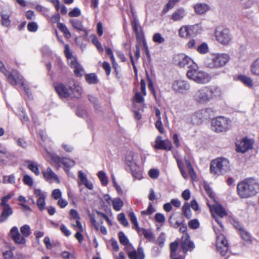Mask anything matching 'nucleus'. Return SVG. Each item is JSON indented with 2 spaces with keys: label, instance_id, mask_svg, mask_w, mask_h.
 <instances>
[{
  "label": "nucleus",
  "instance_id": "1",
  "mask_svg": "<svg viewBox=\"0 0 259 259\" xmlns=\"http://www.w3.org/2000/svg\"><path fill=\"white\" fill-rule=\"evenodd\" d=\"M221 94V90L219 87L204 86L196 91L193 99L197 104L205 105Z\"/></svg>",
  "mask_w": 259,
  "mask_h": 259
},
{
  "label": "nucleus",
  "instance_id": "2",
  "mask_svg": "<svg viewBox=\"0 0 259 259\" xmlns=\"http://www.w3.org/2000/svg\"><path fill=\"white\" fill-rule=\"evenodd\" d=\"M237 192L242 198L251 197L259 192V183L253 178L245 179L238 183Z\"/></svg>",
  "mask_w": 259,
  "mask_h": 259
},
{
  "label": "nucleus",
  "instance_id": "3",
  "mask_svg": "<svg viewBox=\"0 0 259 259\" xmlns=\"http://www.w3.org/2000/svg\"><path fill=\"white\" fill-rule=\"evenodd\" d=\"M230 60V56L226 53L212 54L205 61V65L210 69L221 68L226 65Z\"/></svg>",
  "mask_w": 259,
  "mask_h": 259
},
{
  "label": "nucleus",
  "instance_id": "4",
  "mask_svg": "<svg viewBox=\"0 0 259 259\" xmlns=\"http://www.w3.org/2000/svg\"><path fill=\"white\" fill-rule=\"evenodd\" d=\"M187 76L189 79L198 84L207 83L211 79V77L209 73L199 70L197 65H194V67L188 70Z\"/></svg>",
  "mask_w": 259,
  "mask_h": 259
},
{
  "label": "nucleus",
  "instance_id": "5",
  "mask_svg": "<svg viewBox=\"0 0 259 259\" xmlns=\"http://www.w3.org/2000/svg\"><path fill=\"white\" fill-rule=\"evenodd\" d=\"M136 157L134 152H128L125 158L126 163L134 180H140L143 178V172L141 168L137 163Z\"/></svg>",
  "mask_w": 259,
  "mask_h": 259
},
{
  "label": "nucleus",
  "instance_id": "6",
  "mask_svg": "<svg viewBox=\"0 0 259 259\" xmlns=\"http://www.w3.org/2000/svg\"><path fill=\"white\" fill-rule=\"evenodd\" d=\"M230 163L228 159L218 158L211 161L210 166V173L213 175H220L229 170Z\"/></svg>",
  "mask_w": 259,
  "mask_h": 259
},
{
  "label": "nucleus",
  "instance_id": "7",
  "mask_svg": "<svg viewBox=\"0 0 259 259\" xmlns=\"http://www.w3.org/2000/svg\"><path fill=\"white\" fill-rule=\"evenodd\" d=\"M214 35L217 40L222 45H230L233 40V36L230 29L222 27L215 29Z\"/></svg>",
  "mask_w": 259,
  "mask_h": 259
},
{
  "label": "nucleus",
  "instance_id": "8",
  "mask_svg": "<svg viewBox=\"0 0 259 259\" xmlns=\"http://www.w3.org/2000/svg\"><path fill=\"white\" fill-rule=\"evenodd\" d=\"M214 231L217 235L216 247L218 252L222 256H224L227 253L229 246L228 241L225 238L224 235L222 233L224 229L221 228V230L214 227Z\"/></svg>",
  "mask_w": 259,
  "mask_h": 259
},
{
  "label": "nucleus",
  "instance_id": "9",
  "mask_svg": "<svg viewBox=\"0 0 259 259\" xmlns=\"http://www.w3.org/2000/svg\"><path fill=\"white\" fill-rule=\"evenodd\" d=\"M230 121L224 117H218L211 120V130L216 133H221L228 130L230 126Z\"/></svg>",
  "mask_w": 259,
  "mask_h": 259
},
{
  "label": "nucleus",
  "instance_id": "10",
  "mask_svg": "<svg viewBox=\"0 0 259 259\" xmlns=\"http://www.w3.org/2000/svg\"><path fill=\"white\" fill-rule=\"evenodd\" d=\"M207 204L210 209L212 215H213V218H215L216 222H217L220 225V227L223 229V226L221 222L215 215V214L221 218H223L227 215V213L226 210L222 205H221L215 201L214 204L211 205L208 202H207Z\"/></svg>",
  "mask_w": 259,
  "mask_h": 259
},
{
  "label": "nucleus",
  "instance_id": "11",
  "mask_svg": "<svg viewBox=\"0 0 259 259\" xmlns=\"http://www.w3.org/2000/svg\"><path fill=\"white\" fill-rule=\"evenodd\" d=\"M171 89L176 94L184 95L190 90V84L185 80L178 79L172 82Z\"/></svg>",
  "mask_w": 259,
  "mask_h": 259
},
{
  "label": "nucleus",
  "instance_id": "12",
  "mask_svg": "<svg viewBox=\"0 0 259 259\" xmlns=\"http://www.w3.org/2000/svg\"><path fill=\"white\" fill-rule=\"evenodd\" d=\"M50 157L52 162L59 167L63 165L66 167H71L75 164L74 160L66 158H61L56 154H51Z\"/></svg>",
  "mask_w": 259,
  "mask_h": 259
},
{
  "label": "nucleus",
  "instance_id": "13",
  "mask_svg": "<svg viewBox=\"0 0 259 259\" xmlns=\"http://www.w3.org/2000/svg\"><path fill=\"white\" fill-rule=\"evenodd\" d=\"M198 25H184L179 30V35L182 38H188L198 33Z\"/></svg>",
  "mask_w": 259,
  "mask_h": 259
},
{
  "label": "nucleus",
  "instance_id": "14",
  "mask_svg": "<svg viewBox=\"0 0 259 259\" xmlns=\"http://www.w3.org/2000/svg\"><path fill=\"white\" fill-rule=\"evenodd\" d=\"M175 61L176 63L179 65L180 67H187L189 69H191L192 68L194 67V65H196L192 59L184 54H180L176 56Z\"/></svg>",
  "mask_w": 259,
  "mask_h": 259
},
{
  "label": "nucleus",
  "instance_id": "15",
  "mask_svg": "<svg viewBox=\"0 0 259 259\" xmlns=\"http://www.w3.org/2000/svg\"><path fill=\"white\" fill-rule=\"evenodd\" d=\"M211 112L210 108H205L197 111L191 116V121L194 124H198L202 122L203 119L209 117V113Z\"/></svg>",
  "mask_w": 259,
  "mask_h": 259
},
{
  "label": "nucleus",
  "instance_id": "16",
  "mask_svg": "<svg viewBox=\"0 0 259 259\" xmlns=\"http://www.w3.org/2000/svg\"><path fill=\"white\" fill-rule=\"evenodd\" d=\"M68 85L69 88V91L71 93V96L77 98H79L81 97L82 89L77 81L73 79H70L68 81Z\"/></svg>",
  "mask_w": 259,
  "mask_h": 259
},
{
  "label": "nucleus",
  "instance_id": "17",
  "mask_svg": "<svg viewBox=\"0 0 259 259\" xmlns=\"http://www.w3.org/2000/svg\"><path fill=\"white\" fill-rule=\"evenodd\" d=\"M8 81L12 85L21 84L24 85L23 78L16 70H13L11 72L6 73Z\"/></svg>",
  "mask_w": 259,
  "mask_h": 259
},
{
  "label": "nucleus",
  "instance_id": "18",
  "mask_svg": "<svg viewBox=\"0 0 259 259\" xmlns=\"http://www.w3.org/2000/svg\"><path fill=\"white\" fill-rule=\"evenodd\" d=\"M155 144L154 147L158 149H164L167 151L170 150L171 149V143L168 140H162V137L158 136L155 139Z\"/></svg>",
  "mask_w": 259,
  "mask_h": 259
},
{
  "label": "nucleus",
  "instance_id": "19",
  "mask_svg": "<svg viewBox=\"0 0 259 259\" xmlns=\"http://www.w3.org/2000/svg\"><path fill=\"white\" fill-rule=\"evenodd\" d=\"M10 236L13 239L15 242L19 244H24L26 242L25 238L22 236L19 233L18 228L16 227H13L9 232Z\"/></svg>",
  "mask_w": 259,
  "mask_h": 259
},
{
  "label": "nucleus",
  "instance_id": "20",
  "mask_svg": "<svg viewBox=\"0 0 259 259\" xmlns=\"http://www.w3.org/2000/svg\"><path fill=\"white\" fill-rule=\"evenodd\" d=\"M182 248L184 252L191 251L194 248V243L191 241L187 234L184 233L182 237Z\"/></svg>",
  "mask_w": 259,
  "mask_h": 259
},
{
  "label": "nucleus",
  "instance_id": "21",
  "mask_svg": "<svg viewBox=\"0 0 259 259\" xmlns=\"http://www.w3.org/2000/svg\"><path fill=\"white\" fill-rule=\"evenodd\" d=\"M252 142L247 138H243L239 143L236 144L237 151L244 153L252 148Z\"/></svg>",
  "mask_w": 259,
  "mask_h": 259
},
{
  "label": "nucleus",
  "instance_id": "22",
  "mask_svg": "<svg viewBox=\"0 0 259 259\" xmlns=\"http://www.w3.org/2000/svg\"><path fill=\"white\" fill-rule=\"evenodd\" d=\"M78 177L79 178V181L78 182V185L79 186H80L81 185H84L90 190H92L93 189V185L92 183L88 181L87 175L84 172L79 170L78 172Z\"/></svg>",
  "mask_w": 259,
  "mask_h": 259
},
{
  "label": "nucleus",
  "instance_id": "23",
  "mask_svg": "<svg viewBox=\"0 0 259 259\" xmlns=\"http://www.w3.org/2000/svg\"><path fill=\"white\" fill-rule=\"evenodd\" d=\"M55 88L58 95L61 98H67L71 95L69 89H67L66 87L62 83H56L55 85Z\"/></svg>",
  "mask_w": 259,
  "mask_h": 259
},
{
  "label": "nucleus",
  "instance_id": "24",
  "mask_svg": "<svg viewBox=\"0 0 259 259\" xmlns=\"http://www.w3.org/2000/svg\"><path fill=\"white\" fill-rule=\"evenodd\" d=\"M42 174L44 178L47 181H55L57 183H59V180L57 176L52 170L50 167H48L45 170L42 171Z\"/></svg>",
  "mask_w": 259,
  "mask_h": 259
},
{
  "label": "nucleus",
  "instance_id": "25",
  "mask_svg": "<svg viewBox=\"0 0 259 259\" xmlns=\"http://www.w3.org/2000/svg\"><path fill=\"white\" fill-rule=\"evenodd\" d=\"M234 80L242 82L245 85L252 88L253 86L252 79L250 77L240 74L234 77Z\"/></svg>",
  "mask_w": 259,
  "mask_h": 259
},
{
  "label": "nucleus",
  "instance_id": "26",
  "mask_svg": "<svg viewBox=\"0 0 259 259\" xmlns=\"http://www.w3.org/2000/svg\"><path fill=\"white\" fill-rule=\"evenodd\" d=\"M128 256L130 259H144L145 254L143 248L139 247L137 250H134L129 251Z\"/></svg>",
  "mask_w": 259,
  "mask_h": 259
},
{
  "label": "nucleus",
  "instance_id": "27",
  "mask_svg": "<svg viewBox=\"0 0 259 259\" xmlns=\"http://www.w3.org/2000/svg\"><path fill=\"white\" fill-rule=\"evenodd\" d=\"M71 68L74 69V72L76 76H81L83 75L84 71L82 66L76 61V59L71 61L69 63Z\"/></svg>",
  "mask_w": 259,
  "mask_h": 259
},
{
  "label": "nucleus",
  "instance_id": "28",
  "mask_svg": "<svg viewBox=\"0 0 259 259\" xmlns=\"http://www.w3.org/2000/svg\"><path fill=\"white\" fill-rule=\"evenodd\" d=\"M194 9L197 14L202 15L208 12L210 7L205 3H197L194 6Z\"/></svg>",
  "mask_w": 259,
  "mask_h": 259
},
{
  "label": "nucleus",
  "instance_id": "29",
  "mask_svg": "<svg viewBox=\"0 0 259 259\" xmlns=\"http://www.w3.org/2000/svg\"><path fill=\"white\" fill-rule=\"evenodd\" d=\"M186 15L184 8H180L176 10L171 15V18L174 21H179L183 19Z\"/></svg>",
  "mask_w": 259,
  "mask_h": 259
},
{
  "label": "nucleus",
  "instance_id": "30",
  "mask_svg": "<svg viewBox=\"0 0 259 259\" xmlns=\"http://www.w3.org/2000/svg\"><path fill=\"white\" fill-rule=\"evenodd\" d=\"M13 211L11 207L2 208V211L0 215V223L5 222L13 214Z\"/></svg>",
  "mask_w": 259,
  "mask_h": 259
},
{
  "label": "nucleus",
  "instance_id": "31",
  "mask_svg": "<svg viewBox=\"0 0 259 259\" xmlns=\"http://www.w3.org/2000/svg\"><path fill=\"white\" fill-rule=\"evenodd\" d=\"M70 22L72 25V26L75 29L78 31H83L85 32V34L87 35V31L84 29L83 25H82V23L81 21L73 19L70 20Z\"/></svg>",
  "mask_w": 259,
  "mask_h": 259
},
{
  "label": "nucleus",
  "instance_id": "32",
  "mask_svg": "<svg viewBox=\"0 0 259 259\" xmlns=\"http://www.w3.org/2000/svg\"><path fill=\"white\" fill-rule=\"evenodd\" d=\"M112 205L115 211H119L123 206V202L119 198H115L113 199Z\"/></svg>",
  "mask_w": 259,
  "mask_h": 259
},
{
  "label": "nucleus",
  "instance_id": "33",
  "mask_svg": "<svg viewBox=\"0 0 259 259\" xmlns=\"http://www.w3.org/2000/svg\"><path fill=\"white\" fill-rule=\"evenodd\" d=\"M250 71L253 75L259 76V58L257 59L251 64L250 66Z\"/></svg>",
  "mask_w": 259,
  "mask_h": 259
},
{
  "label": "nucleus",
  "instance_id": "34",
  "mask_svg": "<svg viewBox=\"0 0 259 259\" xmlns=\"http://www.w3.org/2000/svg\"><path fill=\"white\" fill-rule=\"evenodd\" d=\"M179 1V0H169L163 9L162 13L164 14L167 13L170 9H171L175 6Z\"/></svg>",
  "mask_w": 259,
  "mask_h": 259
},
{
  "label": "nucleus",
  "instance_id": "35",
  "mask_svg": "<svg viewBox=\"0 0 259 259\" xmlns=\"http://www.w3.org/2000/svg\"><path fill=\"white\" fill-rule=\"evenodd\" d=\"M182 211L184 215L188 219L192 217L191 210L188 203H185L182 207Z\"/></svg>",
  "mask_w": 259,
  "mask_h": 259
},
{
  "label": "nucleus",
  "instance_id": "36",
  "mask_svg": "<svg viewBox=\"0 0 259 259\" xmlns=\"http://www.w3.org/2000/svg\"><path fill=\"white\" fill-rule=\"evenodd\" d=\"M87 81L90 84H95L98 82L97 75L95 73H90L85 75Z\"/></svg>",
  "mask_w": 259,
  "mask_h": 259
},
{
  "label": "nucleus",
  "instance_id": "37",
  "mask_svg": "<svg viewBox=\"0 0 259 259\" xmlns=\"http://www.w3.org/2000/svg\"><path fill=\"white\" fill-rule=\"evenodd\" d=\"M13 194H9L2 198L0 205L2 207V208L11 207L8 202V201L13 197Z\"/></svg>",
  "mask_w": 259,
  "mask_h": 259
},
{
  "label": "nucleus",
  "instance_id": "38",
  "mask_svg": "<svg viewBox=\"0 0 259 259\" xmlns=\"http://www.w3.org/2000/svg\"><path fill=\"white\" fill-rule=\"evenodd\" d=\"M20 231L22 236L24 237V238L28 237L31 234L30 228L28 225H24L22 226L20 228Z\"/></svg>",
  "mask_w": 259,
  "mask_h": 259
},
{
  "label": "nucleus",
  "instance_id": "39",
  "mask_svg": "<svg viewBox=\"0 0 259 259\" xmlns=\"http://www.w3.org/2000/svg\"><path fill=\"white\" fill-rule=\"evenodd\" d=\"M58 28L61 31L67 38H70L71 34L66 26L63 23H59L57 25Z\"/></svg>",
  "mask_w": 259,
  "mask_h": 259
},
{
  "label": "nucleus",
  "instance_id": "40",
  "mask_svg": "<svg viewBox=\"0 0 259 259\" xmlns=\"http://www.w3.org/2000/svg\"><path fill=\"white\" fill-rule=\"evenodd\" d=\"M29 164L28 165V168L36 176L40 174L38 166L37 164L34 162L29 161Z\"/></svg>",
  "mask_w": 259,
  "mask_h": 259
},
{
  "label": "nucleus",
  "instance_id": "41",
  "mask_svg": "<svg viewBox=\"0 0 259 259\" xmlns=\"http://www.w3.org/2000/svg\"><path fill=\"white\" fill-rule=\"evenodd\" d=\"M64 54L65 56L67 57L69 63H70V61L75 59V58L72 56V53L69 48V46L68 44L65 46Z\"/></svg>",
  "mask_w": 259,
  "mask_h": 259
},
{
  "label": "nucleus",
  "instance_id": "42",
  "mask_svg": "<svg viewBox=\"0 0 259 259\" xmlns=\"http://www.w3.org/2000/svg\"><path fill=\"white\" fill-rule=\"evenodd\" d=\"M152 40L154 42L157 44H162L165 41V38L159 33H155L154 34Z\"/></svg>",
  "mask_w": 259,
  "mask_h": 259
},
{
  "label": "nucleus",
  "instance_id": "43",
  "mask_svg": "<svg viewBox=\"0 0 259 259\" xmlns=\"http://www.w3.org/2000/svg\"><path fill=\"white\" fill-rule=\"evenodd\" d=\"M98 177L101 181L102 185L105 186L108 184V181L106 173L101 170L98 173Z\"/></svg>",
  "mask_w": 259,
  "mask_h": 259
},
{
  "label": "nucleus",
  "instance_id": "44",
  "mask_svg": "<svg viewBox=\"0 0 259 259\" xmlns=\"http://www.w3.org/2000/svg\"><path fill=\"white\" fill-rule=\"evenodd\" d=\"M197 50L200 54H206L208 52V45L207 44L203 42L197 48Z\"/></svg>",
  "mask_w": 259,
  "mask_h": 259
},
{
  "label": "nucleus",
  "instance_id": "45",
  "mask_svg": "<svg viewBox=\"0 0 259 259\" xmlns=\"http://www.w3.org/2000/svg\"><path fill=\"white\" fill-rule=\"evenodd\" d=\"M3 182L4 184H14L15 183V176L13 175L5 176L3 177Z\"/></svg>",
  "mask_w": 259,
  "mask_h": 259
},
{
  "label": "nucleus",
  "instance_id": "46",
  "mask_svg": "<svg viewBox=\"0 0 259 259\" xmlns=\"http://www.w3.org/2000/svg\"><path fill=\"white\" fill-rule=\"evenodd\" d=\"M118 221L124 227H127L128 225V223L123 213H119L117 216Z\"/></svg>",
  "mask_w": 259,
  "mask_h": 259
},
{
  "label": "nucleus",
  "instance_id": "47",
  "mask_svg": "<svg viewBox=\"0 0 259 259\" xmlns=\"http://www.w3.org/2000/svg\"><path fill=\"white\" fill-rule=\"evenodd\" d=\"M178 246V242L177 241L171 243L170 245V256L171 257H175L176 255V252L177 250Z\"/></svg>",
  "mask_w": 259,
  "mask_h": 259
},
{
  "label": "nucleus",
  "instance_id": "48",
  "mask_svg": "<svg viewBox=\"0 0 259 259\" xmlns=\"http://www.w3.org/2000/svg\"><path fill=\"white\" fill-rule=\"evenodd\" d=\"M1 16L2 25L5 27H8L10 24L9 15L2 13Z\"/></svg>",
  "mask_w": 259,
  "mask_h": 259
},
{
  "label": "nucleus",
  "instance_id": "49",
  "mask_svg": "<svg viewBox=\"0 0 259 259\" xmlns=\"http://www.w3.org/2000/svg\"><path fill=\"white\" fill-rule=\"evenodd\" d=\"M118 237L119 239L120 242L124 245H127L128 243V240L127 238L126 237L125 234L122 232H120L118 233Z\"/></svg>",
  "mask_w": 259,
  "mask_h": 259
},
{
  "label": "nucleus",
  "instance_id": "50",
  "mask_svg": "<svg viewBox=\"0 0 259 259\" xmlns=\"http://www.w3.org/2000/svg\"><path fill=\"white\" fill-rule=\"evenodd\" d=\"M154 211L155 209L153 207L152 204L150 203L146 210L141 211V214L142 215H149L152 214Z\"/></svg>",
  "mask_w": 259,
  "mask_h": 259
},
{
  "label": "nucleus",
  "instance_id": "51",
  "mask_svg": "<svg viewBox=\"0 0 259 259\" xmlns=\"http://www.w3.org/2000/svg\"><path fill=\"white\" fill-rule=\"evenodd\" d=\"M238 229L240 230V234L242 238L246 241H250L251 239V237L249 234L244 230L240 229V228Z\"/></svg>",
  "mask_w": 259,
  "mask_h": 259
},
{
  "label": "nucleus",
  "instance_id": "52",
  "mask_svg": "<svg viewBox=\"0 0 259 259\" xmlns=\"http://www.w3.org/2000/svg\"><path fill=\"white\" fill-rule=\"evenodd\" d=\"M128 217L131 222L134 225L135 227H138L139 223L135 213L133 212H131L128 214Z\"/></svg>",
  "mask_w": 259,
  "mask_h": 259
},
{
  "label": "nucleus",
  "instance_id": "53",
  "mask_svg": "<svg viewBox=\"0 0 259 259\" xmlns=\"http://www.w3.org/2000/svg\"><path fill=\"white\" fill-rule=\"evenodd\" d=\"M90 223L91 224V225L92 227H94L95 229L96 230H98L99 229L100 225L99 223L96 221L94 216L93 215H90Z\"/></svg>",
  "mask_w": 259,
  "mask_h": 259
},
{
  "label": "nucleus",
  "instance_id": "54",
  "mask_svg": "<svg viewBox=\"0 0 259 259\" xmlns=\"http://www.w3.org/2000/svg\"><path fill=\"white\" fill-rule=\"evenodd\" d=\"M34 194L36 198H37V199L39 198H46L45 194L39 189H35L34 191Z\"/></svg>",
  "mask_w": 259,
  "mask_h": 259
},
{
  "label": "nucleus",
  "instance_id": "55",
  "mask_svg": "<svg viewBox=\"0 0 259 259\" xmlns=\"http://www.w3.org/2000/svg\"><path fill=\"white\" fill-rule=\"evenodd\" d=\"M62 196V192L59 189H56L54 190L52 193V196L56 200L61 198Z\"/></svg>",
  "mask_w": 259,
  "mask_h": 259
},
{
  "label": "nucleus",
  "instance_id": "56",
  "mask_svg": "<svg viewBox=\"0 0 259 259\" xmlns=\"http://www.w3.org/2000/svg\"><path fill=\"white\" fill-rule=\"evenodd\" d=\"M155 126L160 133L162 134L164 133V131L161 122V118H159L156 121Z\"/></svg>",
  "mask_w": 259,
  "mask_h": 259
},
{
  "label": "nucleus",
  "instance_id": "57",
  "mask_svg": "<svg viewBox=\"0 0 259 259\" xmlns=\"http://www.w3.org/2000/svg\"><path fill=\"white\" fill-rule=\"evenodd\" d=\"M23 181L25 185L31 186L33 185V179L28 175H25L23 177Z\"/></svg>",
  "mask_w": 259,
  "mask_h": 259
},
{
  "label": "nucleus",
  "instance_id": "58",
  "mask_svg": "<svg viewBox=\"0 0 259 259\" xmlns=\"http://www.w3.org/2000/svg\"><path fill=\"white\" fill-rule=\"evenodd\" d=\"M189 227L192 229H195L198 228L199 226V222L196 219L190 220L188 223Z\"/></svg>",
  "mask_w": 259,
  "mask_h": 259
},
{
  "label": "nucleus",
  "instance_id": "59",
  "mask_svg": "<svg viewBox=\"0 0 259 259\" xmlns=\"http://www.w3.org/2000/svg\"><path fill=\"white\" fill-rule=\"evenodd\" d=\"M159 170L156 169H151L149 171V175L152 179H156L159 176Z\"/></svg>",
  "mask_w": 259,
  "mask_h": 259
},
{
  "label": "nucleus",
  "instance_id": "60",
  "mask_svg": "<svg viewBox=\"0 0 259 259\" xmlns=\"http://www.w3.org/2000/svg\"><path fill=\"white\" fill-rule=\"evenodd\" d=\"M80 10L77 8L73 9L68 14L70 17H78L80 15Z\"/></svg>",
  "mask_w": 259,
  "mask_h": 259
},
{
  "label": "nucleus",
  "instance_id": "61",
  "mask_svg": "<svg viewBox=\"0 0 259 259\" xmlns=\"http://www.w3.org/2000/svg\"><path fill=\"white\" fill-rule=\"evenodd\" d=\"M27 28L29 31L31 32H35L37 30V25L35 22H31L28 23Z\"/></svg>",
  "mask_w": 259,
  "mask_h": 259
},
{
  "label": "nucleus",
  "instance_id": "62",
  "mask_svg": "<svg viewBox=\"0 0 259 259\" xmlns=\"http://www.w3.org/2000/svg\"><path fill=\"white\" fill-rule=\"evenodd\" d=\"M45 199L46 198H39L37 199V205L40 210H42L45 209V206L46 205Z\"/></svg>",
  "mask_w": 259,
  "mask_h": 259
},
{
  "label": "nucleus",
  "instance_id": "63",
  "mask_svg": "<svg viewBox=\"0 0 259 259\" xmlns=\"http://www.w3.org/2000/svg\"><path fill=\"white\" fill-rule=\"evenodd\" d=\"M155 219L158 223H163L165 221V218L164 215L160 213H157L155 214Z\"/></svg>",
  "mask_w": 259,
  "mask_h": 259
},
{
  "label": "nucleus",
  "instance_id": "64",
  "mask_svg": "<svg viewBox=\"0 0 259 259\" xmlns=\"http://www.w3.org/2000/svg\"><path fill=\"white\" fill-rule=\"evenodd\" d=\"M135 100L138 103H142L144 99L141 93L137 92L135 96Z\"/></svg>",
  "mask_w": 259,
  "mask_h": 259
}]
</instances>
